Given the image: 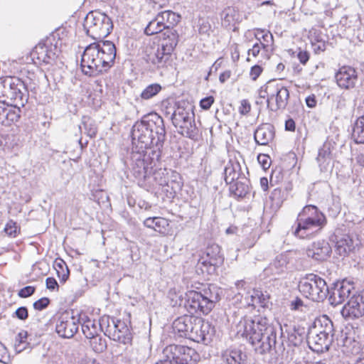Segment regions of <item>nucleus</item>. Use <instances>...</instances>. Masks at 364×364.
<instances>
[{"instance_id": "1", "label": "nucleus", "mask_w": 364, "mask_h": 364, "mask_svg": "<svg viewBox=\"0 0 364 364\" xmlns=\"http://www.w3.org/2000/svg\"><path fill=\"white\" fill-rule=\"evenodd\" d=\"M116 48L111 41H98L87 46L81 58V70L89 77L107 72L114 64Z\"/></svg>"}, {"instance_id": "2", "label": "nucleus", "mask_w": 364, "mask_h": 364, "mask_svg": "<svg viewBox=\"0 0 364 364\" xmlns=\"http://www.w3.org/2000/svg\"><path fill=\"white\" fill-rule=\"evenodd\" d=\"M238 333L262 353L269 351L276 344L277 334L266 317L258 315L252 319H245L240 321Z\"/></svg>"}, {"instance_id": "3", "label": "nucleus", "mask_w": 364, "mask_h": 364, "mask_svg": "<svg viewBox=\"0 0 364 364\" xmlns=\"http://www.w3.org/2000/svg\"><path fill=\"white\" fill-rule=\"evenodd\" d=\"M326 223V215L318 207L306 205L299 213L291 226V233L301 240L311 239L319 233Z\"/></svg>"}, {"instance_id": "4", "label": "nucleus", "mask_w": 364, "mask_h": 364, "mask_svg": "<svg viewBox=\"0 0 364 364\" xmlns=\"http://www.w3.org/2000/svg\"><path fill=\"white\" fill-rule=\"evenodd\" d=\"M64 31L58 30L39 42L30 53L33 63L38 66L53 65L65 44Z\"/></svg>"}, {"instance_id": "5", "label": "nucleus", "mask_w": 364, "mask_h": 364, "mask_svg": "<svg viewBox=\"0 0 364 364\" xmlns=\"http://www.w3.org/2000/svg\"><path fill=\"white\" fill-rule=\"evenodd\" d=\"M173 328L182 337H189L194 341H205L209 338L210 324L194 314H183L173 323Z\"/></svg>"}, {"instance_id": "6", "label": "nucleus", "mask_w": 364, "mask_h": 364, "mask_svg": "<svg viewBox=\"0 0 364 364\" xmlns=\"http://www.w3.org/2000/svg\"><path fill=\"white\" fill-rule=\"evenodd\" d=\"M217 301L211 291V284H207L201 291L197 287L185 293L184 308L189 314L207 316L213 310Z\"/></svg>"}, {"instance_id": "7", "label": "nucleus", "mask_w": 364, "mask_h": 364, "mask_svg": "<svg viewBox=\"0 0 364 364\" xmlns=\"http://www.w3.org/2000/svg\"><path fill=\"white\" fill-rule=\"evenodd\" d=\"M258 98L267 103L273 112L284 109L289 100L290 92L287 87L276 80H269L258 90Z\"/></svg>"}, {"instance_id": "8", "label": "nucleus", "mask_w": 364, "mask_h": 364, "mask_svg": "<svg viewBox=\"0 0 364 364\" xmlns=\"http://www.w3.org/2000/svg\"><path fill=\"white\" fill-rule=\"evenodd\" d=\"M99 323L101 331L110 339L123 344L132 343V335L126 321L103 315L99 319Z\"/></svg>"}, {"instance_id": "9", "label": "nucleus", "mask_w": 364, "mask_h": 364, "mask_svg": "<svg viewBox=\"0 0 364 364\" xmlns=\"http://www.w3.org/2000/svg\"><path fill=\"white\" fill-rule=\"evenodd\" d=\"M298 288L304 297L317 302L323 301L328 292L326 281L314 274H308L301 278Z\"/></svg>"}, {"instance_id": "10", "label": "nucleus", "mask_w": 364, "mask_h": 364, "mask_svg": "<svg viewBox=\"0 0 364 364\" xmlns=\"http://www.w3.org/2000/svg\"><path fill=\"white\" fill-rule=\"evenodd\" d=\"M171 121L178 134L192 139H197L198 129L194 114L190 109L178 105L172 114Z\"/></svg>"}, {"instance_id": "11", "label": "nucleus", "mask_w": 364, "mask_h": 364, "mask_svg": "<svg viewBox=\"0 0 364 364\" xmlns=\"http://www.w3.org/2000/svg\"><path fill=\"white\" fill-rule=\"evenodd\" d=\"M84 26L87 34L99 41L107 37L112 28V22L106 15L93 11L86 16Z\"/></svg>"}, {"instance_id": "12", "label": "nucleus", "mask_w": 364, "mask_h": 364, "mask_svg": "<svg viewBox=\"0 0 364 364\" xmlns=\"http://www.w3.org/2000/svg\"><path fill=\"white\" fill-rule=\"evenodd\" d=\"M224 259L220 246L212 242L208 245L200 255L198 264L203 272L212 274L215 273L217 269L223 264Z\"/></svg>"}, {"instance_id": "13", "label": "nucleus", "mask_w": 364, "mask_h": 364, "mask_svg": "<svg viewBox=\"0 0 364 364\" xmlns=\"http://www.w3.org/2000/svg\"><path fill=\"white\" fill-rule=\"evenodd\" d=\"M163 353L175 364H196L200 360V355L194 348L184 345H168Z\"/></svg>"}, {"instance_id": "14", "label": "nucleus", "mask_w": 364, "mask_h": 364, "mask_svg": "<svg viewBox=\"0 0 364 364\" xmlns=\"http://www.w3.org/2000/svg\"><path fill=\"white\" fill-rule=\"evenodd\" d=\"M80 319L68 311L60 312L56 316L55 331L65 338H73L78 331Z\"/></svg>"}, {"instance_id": "15", "label": "nucleus", "mask_w": 364, "mask_h": 364, "mask_svg": "<svg viewBox=\"0 0 364 364\" xmlns=\"http://www.w3.org/2000/svg\"><path fill=\"white\" fill-rule=\"evenodd\" d=\"M346 318H358L364 316V290L350 297L341 310Z\"/></svg>"}, {"instance_id": "16", "label": "nucleus", "mask_w": 364, "mask_h": 364, "mask_svg": "<svg viewBox=\"0 0 364 364\" xmlns=\"http://www.w3.org/2000/svg\"><path fill=\"white\" fill-rule=\"evenodd\" d=\"M358 78L357 70L350 65L340 67L335 74L336 84L342 90L354 88Z\"/></svg>"}, {"instance_id": "17", "label": "nucleus", "mask_w": 364, "mask_h": 364, "mask_svg": "<svg viewBox=\"0 0 364 364\" xmlns=\"http://www.w3.org/2000/svg\"><path fill=\"white\" fill-rule=\"evenodd\" d=\"M21 109L18 105L7 103L0 100V124L9 126L17 122L21 117Z\"/></svg>"}, {"instance_id": "18", "label": "nucleus", "mask_w": 364, "mask_h": 364, "mask_svg": "<svg viewBox=\"0 0 364 364\" xmlns=\"http://www.w3.org/2000/svg\"><path fill=\"white\" fill-rule=\"evenodd\" d=\"M9 100L14 104L23 105V92L26 87L23 80L16 77L9 76Z\"/></svg>"}, {"instance_id": "19", "label": "nucleus", "mask_w": 364, "mask_h": 364, "mask_svg": "<svg viewBox=\"0 0 364 364\" xmlns=\"http://www.w3.org/2000/svg\"><path fill=\"white\" fill-rule=\"evenodd\" d=\"M331 252V248L329 244L323 240L313 242L306 250L309 257L317 261L326 260L330 257Z\"/></svg>"}, {"instance_id": "20", "label": "nucleus", "mask_w": 364, "mask_h": 364, "mask_svg": "<svg viewBox=\"0 0 364 364\" xmlns=\"http://www.w3.org/2000/svg\"><path fill=\"white\" fill-rule=\"evenodd\" d=\"M79 319L82 323V333L87 339L99 334L101 331L99 321H96L85 311L79 314Z\"/></svg>"}, {"instance_id": "21", "label": "nucleus", "mask_w": 364, "mask_h": 364, "mask_svg": "<svg viewBox=\"0 0 364 364\" xmlns=\"http://www.w3.org/2000/svg\"><path fill=\"white\" fill-rule=\"evenodd\" d=\"M308 344L309 348L314 352L323 353L328 350L330 338L328 333L322 331L316 334L309 336Z\"/></svg>"}, {"instance_id": "22", "label": "nucleus", "mask_w": 364, "mask_h": 364, "mask_svg": "<svg viewBox=\"0 0 364 364\" xmlns=\"http://www.w3.org/2000/svg\"><path fill=\"white\" fill-rule=\"evenodd\" d=\"M353 289V284L346 279H343L332 292L331 298L333 300V303L335 304H342L350 296Z\"/></svg>"}, {"instance_id": "23", "label": "nucleus", "mask_w": 364, "mask_h": 364, "mask_svg": "<svg viewBox=\"0 0 364 364\" xmlns=\"http://www.w3.org/2000/svg\"><path fill=\"white\" fill-rule=\"evenodd\" d=\"M170 222V220L163 217H149L143 223L145 227L166 235L171 231Z\"/></svg>"}, {"instance_id": "24", "label": "nucleus", "mask_w": 364, "mask_h": 364, "mask_svg": "<svg viewBox=\"0 0 364 364\" xmlns=\"http://www.w3.org/2000/svg\"><path fill=\"white\" fill-rule=\"evenodd\" d=\"M255 36L259 41L257 43L262 46L263 52H264V57L269 58L270 54L273 50L274 38L270 31L262 29L256 28L255 30Z\"/></svg>"}, {"instance_id": "25", "label": "nucleus", "mask_w": 364, "mask_h": 364, "mask_svg": "<svg viewBox=\"0 0 364 364\" xmlns=\"http://www.w3.org/2000/svg\"><path fill=\"white\" fill-rule=\"evenodd\" d=\"M133 139L136 140L141 149H147L151 144V130L144 124H139L132 131Z\"/></svg>"}, {"instance_id": "26", "label": "nucleus", "mask_w": 364, "mask_h": 364, "mask_svg": "<svg viewBox=\"0 0 364 364\" xmlns=\"http://www.w3.org/2000/svg\"><path fill=\"white\" fill-rule=\"evenodd\" d=\"M274 134L273 126L269 124H263L256 129L254 137L257 144L266 146L273 141Z\"/></svg>"}, {"instance_id": "27", "label": "nucleus", "mask_w": 364, "mask_h": 364, "mask_svg": "<svg viewBox=\"0 0 364 364\" xmlns=\"http://www.w3.org/2000/svg\"><path fill=\"white\" fill-rule=\"evenodd\" d=\"M269 294H264L260 289H254L250 296L246 298V301L249 306L267 309L269 306Z\"/></svg>"}, {"instance_id": "28", "label": "nucleus", "mask_w": 364, "mask_h": 364, "mask_svg": "<svg viewBox=\"0 0 364 364\" xmlns=\"http://www.w3.org/2000/svg\"><path fill=\"white\" fill-rule=\"evenodd\" d=\"M156 16L165 27V31L173 29L181 21V16L171 10L159 12Z\"/></svg>"}, {"instance_id": "29", "label": "nucleus", "mask_w": 364, "mask_h": 364, "mask_svg": "<svg viewBox=\"0 0 364 364\" xmlns=\"http://www.w3.org/2000/svg\"><path fill=\"white\" fill-rule=\"evenodd\" d=\"M336 251L341 256H346L355 249L353 239L348 235H343L336 242Z\"/></svg>"}, {"instance_id": "30", "label": "nucleus", "mask_w": 364, "mask_h": 364, "mask_svg": "<svg viewBox=\"0 0 364 364\" xmlns=\"http://www.w3.org/2000/svg\"><path fill=\"white\" fill-rule=\"evenodd\" d=\"M223 358L228 364H243L246 355L241 350L228 348L223 352Z\"/></svg>"}, {"instance_id": "31", "label": "nucleus", "mask_w": 364, "mask_h": 364, "mask_svg": "<svg viewBox=\"0 0 364 364\" xmlns=\"http://www.w3.org/2000/svg\"><path fill=\"white\" fill-rule=\"evenodd\" d=\"M58 277L61 284H65L70 277V269L66 262L61 258H56L53 263Z\"/></svg>"}, {"instance_id": "32", "label": "nucleus", "mask_w": 364, "mask_h": 364, "mask_svg": "<svg viewBox=\"0 0 364 364\" xmlns=\"http://www.w3.org/2000/svg\"><path fill=\"white\" fill-rule=\"evenodd\" d=\"M179 41V35L176 30L171 29L164 31L162 33V46H168V48L173 50Z\"/></svg>"}, {"instance_id": "33", "label": "nucleus", "mask_w": 364, "mask_h": 364, "mask_svg": "<svg viewBox=\"0 0 364 364\" xmlns=\"http://www.w3.org/2000/svg\"><path fill=\"white\" fill-rule=\"evenodd\" d=\"M352 137L356 144H364V115L359 117L355 120Z\"/></svg>"}, {"instance_id": "34", "label": "nucleus", "mask_w": 364, "mask_h": 364, "mask_svg": "<svg viewBox=\"0 0 364 364\" xmlns=\"http://www.w3.org/2000/svg\"><path fill=\"white\" fill-rule=\"evenodd\" d=\"M173 52V50H171L168 46L161 45L156 50L153 63L155 64H165L171 59Z\"/></svg>"}, {"instance_id": "35", "label": "nucleus", "mask_w": 364, "mask_h": 364, "mask_svg": "<svg viewBox=\"0 0 364 364\" xmlns=\"http://www.w3.org/2000/svg\"><path fill=\"white\" fill-rule=\"evenodd\" d=\"M165 31V27L160 21V19L156 16L147 24L144 29V33L147 36H153Z\"/></svg>"}, {"instance_id": "36", "label": "nucleus", "mask_w": 364, "mask_h": 364, "mask_svg": "<svg viewBox=\"0 0 364 364\" xmlns=\"http://www.w3.org/2000/svg\"><path fill=\"white\" fill-rule=\"evenodd\" d=\"M162 90L159 83H153L146 86L141 92L140 97L142 100H148L157 95Z\"/></svg>"}, {"instance_id": "37", "label": "nucleus", "mask_w": 364, "mask_h": 364, "mask_svg": "<svg viewBox=\"0 0 364 364\" xmlns=\"http://www.w3.org/2000/svg\"><path fill=\"white\" fill-rule=\"evenodd\" d=\"M230 185V191L235 196L245 197L249 191L248 186L241 181H234Z\"/></svg>"}, {"instance_id": "38", "label": "nucleus", "mask_w": 364, "mask_h": 364, "mask_svg": "<svg viewBox=\"0 0 364 364\" xmlns=\"http://www.w3.org/2000/svg\"><path fill=\"white\" fill-rule=\"evenodd\" d=\"M4 232L8 237L15 238L21 234V228L16 221L10 219L6 222Z\"/></svg>"}, {"instance_id": "39", "label": "nucleus", "mask_w": 364, "mask_h": 364, "mask_svg": "<svg viewBox=\"0 0 364 364\" xmlns=\"http://www.w3.org/2000/svg\"><path fill=\"white\" fill-rule=\"evenodd\" d=\"M173 182L161 185L159 193L164 200H172L176 196V190L173 186Z\"/></svg>"}, {"instance_id": "40", "label": "nucleus", "mask_w": 364, "mask_h": 364, "mask_svg": "<svg viewBox=\"0 0 364 364\" xmlns=\"http://www.w3.org/2000/svg\"><path fill=\"white\" fill-rule=\"evenodd\" d=\"M88 339L90 340V345L95 352L102 353L106 349V341L101 338L100 334Z\"/></svg>"}, {"instance_id": "41", "label": "nucleus", "mask_w": 364, "mask_h": 364, "mask_svg": "<svg viewBox=\"0 0 364 364\" xmlns=\"http://www.w3.org/2000/svg\"><path fill=\"white\" fill-rule=\"evenodd\" d=\"M237 177V172L235 171L233 165L231 163L227 164L224 169V178L228 184L232 183Z\"/></svg>"}, {"instance_id": "42", "label": "nucleus", "mask_w": 364, "mask_h": 364, "mask_svg": "<svg viewBox=\"0 0 364 364\" xmlns=\"http://www.w3.org/2000/svg\"><path fill=\"white\" fill-rule=\"evenodd\" d=\"M28 333L26 331H20L15 337L14 346L16 349L21 350L20 346L21 344H24L27 341Z\"/></svg>"}, {"instance_id": "43", "label": "nucleus", "mask_w": 364, "mask_h": 364, "mask_svg": "<svg viewBox=\"0 0 364 364\" xmlns=\"http://www.w3.org/2000/svg\"><path fill=\"white\" fill-rule=\"evenodd\" d=\"M257 161L260 164L262 169L264 171L267 170L271 165V158L269 155L264 154H259L257 156Z\"/></svg>"}, {"instance_id": "44", "label": "nucleus", "mask_w": 364, "mask_h": 364, "mask_svg": "<svg viewBox=\"0 0 364 364\" xmlns=\"http://www.w3.org/2000/svg\"><path fill=\"white\" fill-rule=\"evenodd\" d=\"M50 301L48 298L42 297V298L39 299L38 300L36 301L33 303V306L34 309H36L37 311H42L48 306V305L50 304Z\"/></svg>"}, {"instance_id": "45", "label": "nucleus", "mask_w": 364, "mask_h": 364, "mask_svg": "<svg viewBox=\"0 0 364 364\" xmlns=\"http://www.w3.org/2000/svg\"><path fill=\"white\" fill-rule=\"evenodd\" d=\"M251 104L248 100L244 99L240 101V105L238 107V112L242 115H246L251 111Z\"/></svg>"}, {"instance_id": "46", "label": "nucleus", "mask_w": 364, "mask_h": 364, "mask_svg": "<svg viewBox=\"0 0 364 364\" xmlns=\"http://www.w3.org/2000/svg\"><path fill=\"white\" fill-rule=\"evenodd\" d=\"M215 102L213 96L205 97L200 100V107L203 110L209 109Z\"/></svg>"}, {"instance_id": "47", "label": "nucleus", "mask_w": 364, "mask_h": 364, "mask_svg": "<svg viewBox=\"0 0 364 364\" xmlns=\"http://www.w3.org/2000/svg\"><path fill=\"white\" fill-rule=\"evenodd\" d=\"M264 69L261 65H255L251 67L250 70V77L253 80L255 81L262 73Z\"/></svg>"}, {"instance_id": "48", "label": "nucleus", "mask_w": 364, "mask_h": 364, "mask_svg": "<svg viewBox=\"0 0 364 364\" xmlns=\"http://www.w3.org/2000/svg\"><path fill=\"white\" fill-rule=\"evenodd\" d=\"M36 291V287L33 286H27L19 290L18 295L21 298H27L33 295Z\"/></svg>"}, {"instance_id": "49", "label": "nucleus", "mask_w": 364, "mask_h": 364, "mask_svg": "<svg viewBox=\"0 0 364 364\" xmlns=\"http://www.w3.org/2000/svg\"><path fill=\"white\" fill-rule=\"evenodd\" d=\"M311 46L315 54H319L326 49V43L324 40H320L311 44Z\"/></svg>"}, {"instance_id": "50", "label": "nucleus", "mask_w": 364, "mask_h": 364, "mask_svg": "<svg viewBox=\"0 0 364 364\" xmlns=\"http://www.w3.org/2000/svg\"><path fill=\"white\" fill-rule=\"evenodd\" d=\"M309 39L311 42V44L316 43L320 40H323L322 38L321 32L315 28H312L309 31Z\"/></svg>"}, {"instance_id": "51", "label": "nucleus", "mask_w": 364, "mask_h": 364, "mask_svg": "<svg viewBox=\"0 0 364 364\" xmlns=\"http://www.w3.org/2000/svg\"><path fill=\"white\" fill-rule=\"evenodd\" d=\"M46 288L50 291H56L59 290V285L54 277H48L46 279Z\"/></svg>"}, {"instance_id": "52", "label": "nucleus", "mask_w": 364, "mask_h": 364, "mask_svg": "<svg viewBox=\"0 0 364 364\" xmlns=\"http://www.w3.org/2000/svg\"><path fill=\"white\" fill-rule=\"evenodd\" d=\"M270 199L272 201H276L277 205H280L283 202L282 199V191L280 188H275L270 196Z\"/></svg>"}, {"instance_id": "53", "label": "nucleus", "mask_w": 364, "mask_h": 364, "mask_svg": "<svg viewBox=\"0 0 364 364\" xmlns=\"http://www.w3.org/2000/svg\"><path fill=\"white\" fill-rule=\"evenodd\" d=\"M261 52L262 54H264V52H263L262 50V46L259 43H255L252 48L249 49L248 55H252L254 58H257Z\"/></svg>"}, {"instance_id": "54", "label": "nucleus", "mask_w": 364, "mask_h": 364, "mask_svg": "<svg viewBox=\"0 0 364 364\" xmlns=\"http://www.w3.org/2000/svg\"><path fill=\"white\" fill-rule=\"evenodd\" d=\"M297 58L301 64L305 65L309 60L310 54L307 50H300L297 53Z\"/></svg>"}, {"instance_id": "55", "label": "nucleus", "mask_w": 364, "mask_h": 364, "mask_svg": "<svg viewBox=\"0 0 364 364\" xmlns=\"http://www.w3.org/2000/svg\"><path fill=\"white\" fill-rule=\"evenodd\" d=\"M153 8L161 9L168 4L169 0H146Z\"/></svg>"}, {"instance_id": "56", "label": "nucleus", "mask_w": 364, "mask_h": 364, "mask_svg": "<svg viewBox=\"0 0 364 364\" xmlns=\"http://www.w3.org/2000/svg\"><path fill=\"white\" fill-rule=\"evenodd\" d=\"M15 314L21 320H26L28 317V309L24 306L18 308L15 311Z\"/></svg>"}, {"instance_id": "57", "label": "nucleus", "mask_w": 364, "mask_h": 364, "mask_svg": "<svg viewBox=\"0 0 364 364\" xmlns=\"http://www.w3.org/2000/svg\"><path fill=\"white\" fill-rule=\"evenodd\" d=\"M231 76L232 71L230 70H226L220 74L219 81L220 83H225L231 77Z\"/></svg>"}, {"instance_id": "58", "label": "nucleus", "mask_w": 364, "mask_h": 364, "mask_svg": "<svg viewBox=\"0 0 364 364\" xmlns=\"http://www.w3.org/2000/svg\"><path fill=\"white\" fill-rule=\"evenodd\" d=\"M306 104L308 107L313 108L315 107L317 103V100L316 99V96L312 94L306 97Z\"/></svg>"}, {"instance_id": "59", "label": "nucleus", "mask_w": 364, "mask_h": 364, "mask_svg": "<svg viewBox=\"0 0 364 364\" xmlns=\"http://www.w3.org/2000/svg\"><path fill=\"white\" fill-rule=\"evenodd\" d=\"M296 129V123L294 120L289 118L285 121V130L289 132H294Z\"/></svg>"}, {"instance_id": "60", "label": "nucleus", "mask_w": 364, "mask_h": 364, "mask_svg": "<svg viewBox=\"0 0 364 364\" xmlns=\"http://www.w3.org/2000/svg\"><path fill=\"white\" fill-rule=\"evenodd\" d=\"M303 301L300 298H296L291 303V309L297 310L300 306H303Z\"/></svg>"}, {"instance_id": "61", "label": "nucleus", "mask_w": 364, "mask_h": 364, "mask_svg": "<svg viewBox=\"0 0 364 364\" xmlns=\"http://www.w3.org/2000/svg\"><path fill=\"white\" fill-rule=\"evenodd\" d=\"M259 183H260V186H261V188L264 191H267L268 189H269V186H268V179L267 177H262L259 180Z\"/></svg>"}, {"instance_id": "62", "label": "nucleus", "mask_w": 364, "mask_h": 364, "mask_svg": "<svg viewBox=\"0 0 364 364\" xmlns=\"http://www.w3.org/2000/svg\"><path fill=\"white\" fill-rule=\"evenodd\" d=\"M285 69V65L283 63H279L275 68V72L277 73H282Z\"/></svg>"}, {"instance_id": "63", "label": "nucleus", "mask_w": 364, "mask_h": 364, "mask_svg": "<svg viewBox=\"0 0 364 364\" xmlns=\"http://www.w3.org/2000/svg\"><path fill=\"white\" fill-rule=\"evenodd\" d=\"M356 161L361 166H364V154H360L356 156Z\"/></svg>"}, {"instance_id": "64", "label": "nucleus", "mask_w": 364, "mask_h": 364, "mask_svg": "<svg viewBox=\"0 0 364 364\" xmlns=\"http://www.w3.org/2000/svg\"><path fill=\"white\" fill-rule=\"evenodd\" d=\"M156 364H175L173 362L168 358H165L164 360H160L159 362L156 363Z\"/></svg>"}]
</instances>
